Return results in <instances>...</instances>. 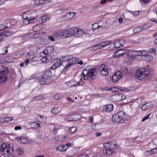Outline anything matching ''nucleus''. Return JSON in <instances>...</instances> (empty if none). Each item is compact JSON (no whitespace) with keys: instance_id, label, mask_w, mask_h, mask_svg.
<instances>
[{"instance_id":"nucleus-3","label":"nucleus","mask_w":157,"mask_h":157,"mask_svg":"<svg viewBox=\"0 0 157 157\" xmlns=\"http://www.w3.org/2000/svg\"><path fill=\"white\" fill-rule=\"evenodd\" d=\"M13 147L8 144L3 143L1 147L0 151L2 154L5 155H9L12 154L13 151Z\"/></svg>"},{"instance_id":"nucleus-13","label":"nucleus","mask_w":157,"mask_h":157,"mask_svg":"<svg viewBox=\"0 0 157 157\" xmlns=\"http://www.w3.org/2000/svg\"><path fill=\"white\" fill-rule=\"evenodd\" d=\"M96 69L94 68L92 69L89 71L88 75V78H89L92 80L96 78V76L94 74V73L96 72Z\"/></svg>"},{"instance_id":"nucleus-33","label":"nucleus","mask_w":157,"mask_h":157,"mask_svg":"<svg viewBox=\"0 0 157 157\" xmlns=\"http://www.w3.org/2000/svg\"><path fill=\"white\" fill-rule=\"evenodd\" d=\"M45 118V117H42L40 115L37 116L36 117L37 121L40 123H44L45 122V121H44Z\"/></svg>"},{"instance_id":"nucleus-25","label":"nucleus","mask_w":157,"mask_h":157,"mask_svg":"<svg viewBox=\"0 0 157 157\" xmlns=\"http://www.w3.org/2000/svg\"><path fill=\"white\" fill-rule=\"evenodd\" d=\"M78 58L77 57H73L70 59L69 62L71 65L75 64L78 62Z\"/></svg>"},{"instance_id":"nucleus-17","label":"nucleus","mask_w":157,"mask_h":157,"mask_svg":"<svg viewBox=\"0 0 157 157\" xmlns=\"http://www.w3.org/2000/svg\"><path fill=\"white\" fill-rule=\"evenodd\" d=\"M113 106L112 104H109L103 106V109L104 111L111 112L113 110Z\"/></svg>"},{"instance_id":"nucleus-52","label":"nucleus","mask_w":157,"mask_h":157,"mask_svg":"<svg viewBox=\"0 0 157 157\" xmlns=\"http://www.w3.org/2000/svg\"><path fill=\"white\" fill-rule=\"evenodd\" d=\"M99 48H101L100 45L99 44L95 45L92 48V49L94 50H97Z\"/></svg>"},{"instance_id":"nucleus-39","label":"nucleus","mask_w":157,"mask_h":157,"mask_svg":"<svg viewBox=\"0 0 157 157\" xmlns=\"http://www.w3.org/2000/svg\"><path fill=\"white\" fill-rule=\"evenodd\" d=\"M126 88L124 87H121L120 86H119L118 87H116L115 88H113L111 89V90L112 91L115 92V91H117V90H116L117 89V90H119L121 91H123L124 90H126Z\"/></svg>"},{"instance_id":"nucleus-12","label":"nucleus","mask_w":157,"mask_h":157,"mask_svg":"<svg viewBox=\"0 0 157 157\" xmlns=\"http://www.w3.org/2000/svg\"><path fill=\"white\" fill-rule=\"evenodd\" d=\"M126 51L124 49L119 50L116 52L113 55L114 58H117L119 56L126 54Z\"/></svg>"},{"instance_id":"nucleus-10","label":"nucleus","mask_w":157,"mask_h":157,"mask_svg":"<svg viewBox=\"0 0 157 157\" xmlns=\"http://www.w3.org/2000/svg\"><path fill=\"white\" fill-rule=\"evenodd\" d=\"M122 76L123 73L121 71H117L112 77V79L113 82H117L122 77Z\"/></svg>"},{"instance_id":"nucleus-61","label":"nucleus","mask_w":157,"mask_h":157,"mask_svg":"<svg viewBox=\"0 0 157 157\" xmlns=\"http://www.w3.org/2000/svg\"><path fill=\"white\" fill-rule=\"evenodd\" d=\"M121 94H117L116 95V96L117 97V98H118L119 101H121Z\"/></svg>"},{"instance_id":"nucleus-21","label":"nucleus","mask_w":157,"mask_h":157,"mask_svg":"<svg viewBox=\"0 0 157 157\" xmlns=\"http://www.w3.org/2000/svg\"><path fill=\"white\" fill-rule=\"evenodd\" d=\"M89 71L86 70L84 69L81 75L82 77V78L84 79L85 80H87L88 79V75Z\"/></svg>"},{"instance_id":"nucleus-35","label":"nucleus","mask_w":157,"mask_h":157,"mask_svg":"<svg viewBox=\"0 0 157 157\" xmlns=\"http://www.w3.org/2000/svg\"><path fill=\"white\" fill-rule=\"evenodd\" d=\"M2 35V38H5L6 37H8L11 35L12 33L10 31H8L5 32H1Z\"/></svg>"},{"instance_id":"nucleus-20","label":"nucleus","mask_w":157,"mask_h":157,"mask_svg":"<svg viewBox=\"0 0 157 157\" xmlns=\"http://www.w3.org/2000/svg\"><path fill=\"white\" fill-rule=\"evenodd\" d=\"M41 56L42 57L41 60H42L43 63H46L48 62L47 60L49 61L48 59V57L49 56V55H48L43 52L41 53Z\"/></svg>"},{"instance_id":"nucleus-37","label":"nucleus","mask_w":157,"mask_h":157,"mask_svg":"<svg viewBox=\"0 0 157 157\" xmlns=\"http://www.w3.org/2000/svg\"><path fill=\"white\" fill-rule=\"evenodd\" d=\"M60 109V107H55L52 109L51 112L54 114H57L59 112Z\"/></svg>"},{"instance_id":"nucleus-32","label":"nucleus","mask_w":157,"mask_h":157,"mask_svg":"<svg viewBox=\"0 0 157 157\" xmlns=\"http://www.w3.org/2000/svg\"><path fill=\"white\" fill-rule=\"evenodd\" d=\"M143 57L144 60L146 59L148 62L152 60L153 58L152 56L148 55H144Z\"/></svg>"},{"instance_id":"nucleus-64","label":"nucleus","mask_w":157,"mask_h":157,"mask_svg":"<svg viewBox=\"0 0 157 157\" xmlns=\"http://www.w3.org/2000/svg\"><path fill=\"white\" fill-rule=\"evenodd\" d=\"M22 129V128L21 126H17L15 127L14 129L15 130H21Z\"/></svg>"},{"instance_id":"nucleus-51","label":"nucleus","mask_w":157,"mask_h":157,"mask_svg":"<svg viewBox=\"0 0 157 157\" xmlns=\"http://www.w3.org/2000/svg\"><path fill=\"white\" fill-rule=\"evenodd\" d=\"M4 22H6L5 27H6V28L10 27L12 25V24L10 22V21L9 20H6Z\"/></svg>"},{"instance_id":"nucleus-60","label":"nucleus","mask_w":157,"mask_h":157,"mask_svg":"<svg viewBox=\"0 0 157 157\" xmlns=\"http://www.w3.org/2000/svg\"><path fill=\"white\" fill-rule=\"evenodd\" d=\"M88 155L85 153H83L82 154L79 155L78 157H88Z\"/></svg>"},{"instance_id":"nucleus-36","label":"nucleus","mask_w":157,"mask_h":157,"mask_svg":"<svg viewBox=\"0 0 157 157\" xmlns=\"http://www.w3.org/2000/svg\"><path fill=\"white\" fill-rule=\"evenodd\" d=\"M54 36L56 38L63 37L62 34L61 30H59L55 32L54 33Z\"/></svg>"},{"instance_id":"nucleus-5","label":"nucleus","mask_w":157,"mask_h":157,"mask_svg":"<svg viewBox=\"0 0 157 157\" xmlns=\"http://www.w3.org/2000/svg\"><path fill=\"white\" fill-rule=\"evenodd\" d=\"M9 72L8 68L2 66H0V83L5 82L7 79L6 76Z\"/></svg>"},{"instance_id":"nucleus-42","label":"nucleus","mask_w":157,"mask_h":157,"mask_svg":"<svg viewBox=\"0 0 157 157\" xmlns=\"http://www.w3.org/2000/svg\"><path fill=\"white\" fill-rule=\"evenodd\" d=\"M29 62V59H27L25 60V62L21 63H20V66L22 67H25L28 64V62Z\"/></svg>"},{"instance_id":"nucleus-2","label":"nucleus","mask_w":157,"mask_h":157,"mask_svg":"<svg viewBox=\"0 0 157 157\" xmlns=\"http://www.w3.org/2000/svg\"><path fill=\"white\" fill-rule=\"evenodd\" d=\"M52 75L51 71H45L43 74L42 77L40 79L39 83L41 85H47L50 83L52 82Z\"/></svg>"},{"instance_id":"nucleus-27","label":"nucleus","mask_w":157,"mask_h":157,"mask_svg":"<svg viewBox=\"0 0 157 157\" xmlns=\"http://www.w3.org/2000/svg\"><path fill=\"white\" fill-rule=\"evenodd\" d=\"M26 57L29 59H33L35 57V53L32 51L29 52Z\"/></svg>"},{"instance_id":"nucleus-16","label":"nucleus","mask_w":157,"mask_h":157,"mask_svg":"<svg viewBox=\"0 0 157 157\" xmlns=\"http://www.w3.org/2000/svg\"><path fill=\"white\" fill-rule=\"evenodd\" d=\"M134 56L133 55H129L128 54H127L125 58L124 61L125 62L130 64L133 61V60L134 59Z\"/></svg>"},{"instance_id":"nucleus-44","label":"nucleus","mask_w":157,"mask_h":157,"mask_svg":"<svg viewBox=\"0 0 157 157\" xmlns=\"http://www.w3.org/2000/svg\"><path fill=\"white\" fill-rule=\"evenodd\" d=\"M61 32L62 34V36L65 37L66 36L67 37H68L67 36L68 35V31L66 30H61Z\"/></svg>"},{"instance_id":"nucleus-11","label":"nucleus","mask_w":157,"mask_h":157,"mask_svg":"<svg viewBox=\"0 0 157 157\" xmlns=\"http://www.w3.org/2000/svg\"><path fill=\"white\" fill-rule=\"evenodd\" d=\"M135 76L137 79L140 80H142L144 79V76L143 73V70H141V68L139 70H137L136 72Z\"/></svg>"},{"instance_id":"nucleus-58","label":"nucleus","mask_w":157,"mask_h":157,"mask_svg":"<svg viewBox=\"0 0 157 157\" xmlns=\"http://www.w3.org/2000/svg\"><path fill=\"white\" fill-rule=\"evenodd\" d=\"M151 114V113L147 115L146 116L144 117L142 120V121H144L148 119L149 118V116Z\"/></svg>"},{"instance_id":"nucleus-28","label":"nucleus","mask_w":157,"mask_h":157,"mask_svg":"<svg viewBox=\"0 0 157 157\" xmlns=\"http://www.w3.org/2000/svg\"><path fill=\"white\" fill-rule=\"evenodd\" d=\"M71 117L73 118L74 121H77L81 118V116L78 114H75L72 115Z\"/></svg>"},{"instance_id":"nucleus-34","label":"nucleus","mask_w":157,"mask_h":157,"mask_svg":"<svg viewBox=\"0 0 157 157\" xmlns=\"http://www.w3.org/2000/svg\"><path fill=\"white\" fill-rule=\"evenodd\" d=\"M31 127L32 128H37L40 127V124L36 122H33L31 123Z\"/></svg>"},{"instance_id":"nucleus-7","label":"nucleus","mask_w":157,"mask_h":157,"mask_svg":"<svg viewBox=\"0 0 157 157\" xmlns=\"http://www.w3.org/2000/svg\"><path fill=\"white\" fill-rule=\"evenodd\" d=\"M126 41L125 40L123 39H118L116 40L114 42V45L115 48H119L124 46L125 44Z\"/></svg>"},{"instance_id":"nucleus-14","label":"nucleus","mask_w":157,"mask_h":157,"mask_svg":"<svg viewBox=\"0 0 157 157\" xmlns=\"http://www.w3.org/2000/svg\"><path fill=\"white\" fill-rule=\"evenodd\" d=\"M55 52V50L52 46H49L47 47L43 52L44 53L49 55L50 53H53Z\"/></svg>"},{"instance_id":"nucleus-9","label":"nucleus","mask_w":157,"mask_h":157,"mask_svg":"<svg viewBox=\"0 0 157 157\" xmlns=\"http://www.w3.org/2000/svg\"><path fill=\"white\" fill-rule=\"evenodd\" d=\"M53 65L51 67V68L54 69L59 66L63 65L62 62L60 61L59 59H54L52 62Z\"/></svg>"},{"instance_id":"nucleus-56","label":"nucleus","mask_w":157,"mask_h":157,"mask_svg":"<svg viewBox=\"0 0 157 157\" xmlns=\"http://www.w3.org/2000/svg\"><path fill=\"white\" fill-rule=\"evenodd\" d=\"M6 22H4L2 25H0V30H2L3 29L6 28Z\"/></svg>"},{"instance_id":"nucleus-30","label":"nucleus","mask_w":157,"mask_h":157,"mask_svg":"<svg viewBox=\"0 0 157 157\" xmlns=\"http://www.w3.org/2000/svg\"><path fill=\"white\" fill-rule=\"evenodd\" d=\"M65 65V66L63 70V72H65L68 71L71 65L70 63L68 61L66 62V63Z\"/></svg>"},{"instance_id":"nucleus-53","label":"nucleus","mask_w":157,"mask_h":157,"mask_svg":"<svg viewBox=\"0 0 157 157\" xmlns=\"http://www.w3.org/2000/svg\"><path fill=\"white\" fill-rule=\"evenodd\" d=\"M56 150L57 151H60L61 152H64L62 146H59L56 148Z\"/></svg>"},{"instance_id":"nucleus-50","label":"nucleus","mask_w":157,"mask_h":157,"mask_svg":"<svg viewBox=\"0 0 157 157\" xmlns=\"http://www.w3.org/2000/svg\"><path fill=\"white\" fill-rule=\"evenodd\" d=\"M58 127L57 126L55 125L54 126V128L52 130V132H53V134L54 135H56L58 130Z\"/></svg>"},{"instance_id":"nucleus-41","label":"nucleus","mask_w":157,"mask_h":157,"mask_svg":"<svg viewBox=\"0 0 157 157\" xmlns=\"http://www.w3.org/2000/svg\"><path fill=\"white\" fill-rule=\"evenodd\" d=\"M16 151L17 155L21 156L23 152V150L21 148H17Z\"/></svg>"},{"instance_id":"nucleus-40","label":"nucleus","mask_w":157,"mask_h":157,"mask_svg":"<svg viewBox=\"0 0 157 157\" xmlns=\"http://www.w3.org/2000/svg\"><path fill=\"white\" fill-rule=\"evenodd\" d=\"M49 17H48V15L47 14L41 17H40V20L42 21V22H46L47 20L48 19Z\"/></svg>"},{"instance_id":"nucleus-45","label":"nucleus","mask_w":157,"mask_h":157,"mask_svg":"<svg viewBox=\"0 0 157 157\" xmlns=\"http://www.w3.org/2000/svg\"><path fill=\"white\" fill-rule=\"evenodd\" d=\"M103 28L101 26H99L97 24H94L92 25V28L93 30H95L98 28Z\"/></svg>"},{"instance_id":"nucleus-15","label":"nucleus","mask_w":157,"mask_h":157,"mask_svg":"<svg viewBox=\"0 0 157 157\" xmlns=\"http://www.w3.org/2000/svg\"><path fill=\"white\" fill-rule=\"evenodd\" d=\"M77 30V28L75 27L69 29L68 31V35L67 36H71L76 35V33Z\"/></svg>"},{"instance_id":"nucleus-49","label":"nucleus","mask_w":157,"mask_h":157,"mask_svg":"<svg viewBox=\"0 0 157 157\" xmlns=\"http://www.w3.org/2000/svg\"><path fill=\"white\" fill-rule=\"evenodd\" d=\"M65 138L66 137L65 136L61 135L58 136L57 139L58 141L62 142L64 141Z\"/></svg>"},{"instance_id":"nucleus-8","label":"nucleus","mask_w":157,"mask_h":157,"mask_svg":"<svg viewBox=\"0 0 157 157\" xmlns=\"http://www.w3.org/2000/svg\"><path fill=\"white\" fill-rule=\"evenodd\" d=\"M99 70L102 75L104 76L107 75L108 71L107 66L105 64H102L99 68Z\"/></svg>"},{"instance_id":"nucleus-62","label":"nucleus","mask_w":157,"mask_h":157,"mask_svg":"<svg viewBox=\"0 0 157 157\" xmlns=\"http://www.w3.org/2000/svg\"><path fill=\"white\" fill-rule=\"evenodd\" d=\"M146 107H147L148 109L151 107V105L149 103H145Z\"/></svg>"},{"instance_id":"nucleus-47","label":"nucleus","mask_w":157,"mask_h":157,"mask_svg":"<svg viewBox=\"0 0 157 157\" xmlns=\"http://www.w3.org/2000/svg\"><path fill=\"white\" fill-rule=\"evenodd\" d=\"M45 3V1L43 0H35V3L36 5L42 4Z\"/></svg>"},{"instance_id":"nucleus-55","label":"nucleus","mask_w":157,"mask_h":157,"mask_svg":"<svg viewBox=\"0 0 157 157\" xmlns=\"http://www.w3.org/2000/svg\"><path fill=\"white\" fill-rule=\"evenodd\" d=\"M54 98L55 100H59L62 98V97L60 96V94H56L55 95Z\"/></svg>"},{"instance_id":"nucleus-4","label":"nucleus","mask_w":157,"mask_h":157,"mask_svg":"<svg viewBox=\"0 0 157 157\" xmlns=\"http://www.w3.org/2000/svg\"><path fill=\"white\" fill-rule=\"evenodd\" d=\"M125 113L122 111H120L112 116V120L114 123H123L124 121L123 117Z\"/></svg>"},{"instance_id":"nucleus-59","label":"nucleus","mask_w":157,"mask_h":157,"mask_svg":"<svg viewBox=\"0 0 157 157\" xmlns=\"http://www.w3.org/2000/svg\"><path fill=\"white\" fill-rule=\"evenodd\" d=\"M152 154H155L157 153V148L151 149Z\"/></svg>"},{"instance_id":"nucleus-23","label":"nucleus","mask_w":157,"mask_h":157,"mask_svg":"<svg viewBox=\"0 0 157 157\" xmlns=\"http://www.w3.org/2000/svg\"><path fill=\"white\" fill-rule=\"evenodd\" d=\"M141 70H143V73L144 76V78L148 77L149 74L150 73V71L148 68H141Z\"/></svg>"},{"instance_id":"nucleus-24","label":"nucleus","mask_w":157,"mask_h":157,"mask_svg":"<svg viewBox=\"0 0 157 157\" xmlns=\"http://www.w3.org/2000/svg\"><path fill=\"white\" fill-rule=\"evenodd\" d=\"M103 153L106 155H110L112 154L114 152L113 150L109 149H103Z\"/></svg>"},{"instance_id":"nucleus-57","label":"nucleus","mask_w":157,"mask_h":157,"mask_svg":"<svg viewBox=\"0 0 157 157\" xmlns=\"http://www.w3.org/2000/svg\"><path fill=\"white\" fill-rule=\"evenodd\" d=\"M99 44H100V47L101 48H102L103 47L106 45V42L105 41L101 42V43H99Z\"/></svg>"},{"instance_id":"nucleus-38","label":"nucleus","mask_w":157,"mask_h":157,"mask_svg":"<svg viewBox=\"0 0 157 157\" xmlns=\"http://www.w3.org/2000/svg\"><path fill=\"white\" fill-rule=\"evenodd\" d=\"M144 52V50L135 51V55H133V56H142L143 57L144 55V54H143Z\"/></svg>"},{"instance_id":"nucleus-63","label":"nucleus","mask_w":157,"mask_h":157,"mask_svg":"<svg viewBox=\"0 0 157 157\" xmlns=\"http://www.w3.org/2000/svg\"><path fill=\"white\" fill-rule=\"evenodd\" d=\"M141 109L143 110H145L148 109L147 107H146L145 104L142 105L141 106Z\"/></svg>"},{"instance_id":"nucleus-1","label":"nucleus","mask_w":157,"mask_h":157,"mask_svg":"<svg viewBox=\"0 0 157 157\" xmlns=\"http://www.w3.org/2000/svg\"><path fill=\"white\" fill-rule=\"evenodd\" d=\"M22 17L24 21L23 24H28L29 23H36L38 21V15L36 12L32 10H28L24 12Z\"/></svg>"},{"instance_id":"nucleus-29","label":"nucleus","mask_w":157,"mask_h":157,"mask_svg":"<svg viewBox=\"0 0 157 157\" xmlns=\"http://www.w3.org/2000/svg\"><path fill=\"white\" fill-rule=\"evenodd\" d=\"M76 82L74 80H71L65 83V85L69 87L76 86Z\"/></svg>"},{"instance_id":"nucleus-31","label":"nucleus","mask_w":157,"mask_h":157,"mask_svg":"<svg viewBox=\"0 0 157 157\" xmlns=\"http://www.w3.org/2000/svg\"><path fill=\"white\" fill-rule=\"evenodd\" d=\"M13 117H5L1 119L0 121L1 123H4L5 122H8L13 120Z\"/></svg>"},{"instance_id":"nucleus-19","label":"nucleus","mask_w":157,"mask_h":157,"mask_svg":"<svg viewBox=\"0 0 157 157\" xmlns=\"http://www.w3.org/2000/svg\"><path fill=\"white\" fill-rule=\"evenodd\" d=\"M75 13L74 12H70L67 13L63 17L66 20H69L73 18L75 16Z\"/></svg>"},{"instance_id":"nucleus-18","label":"nucleus","mask_w":157,"mask_h":157,"mask_svg":"<svg viewBox=\"0 0 157 157\" xmlns=\"http://www.w3.org/2000/svg\"><path fill=\"white\" fill-rule=\"evenodd\" d=\"M70 57V56H65L59 58L60 60L62 62L63 66H64L67 61L69 62Z\"/></svg>"},{"instance_id":"nucleus-6","label":"nucleus","mask_w":157,"mask_h":157,"mask_svg":"<svg viewBox=\"0 0 157 157\" xmlns=\"http://www.w3.org/2000/svg\"><path fill=\"white\" fill-rule=\"evenodd\" d=\"M117 144L115 141H110L103 144L105 147L112 149H116L117 147Z\"/></svg>"},{"instance_id":"nucleus-26","label":"nucleus","mask_w":157,"mask_h":157,"mask_svg":"<svg viewBox=\"0 0 157 157\" xmlns=\"http://www.w3.org/2000/svg\"><path fill=\"white\" fill-rule=\"evenodd\" d=\"M17 141L23 144H25L27 143V140L26 138L24 136L19 137L16 138Z\"/></svg>"},{"instance_id":"nucleus-46","label":"nucleus","mask_w":157,"mask_h":157,"mask_svg":"<svg viewBox=\"0 0 157 157\" xmlns=\"http://www.w3.org/2000/svg\"><path fill=\"white\" fill-rule=\"evenodd\" d=\"M77 129V128L75 126H73L70 128L69 132L70 133H73L75 132Z\"/></svg>"},{"instance_id":"nucleus-54","label":"nucleus","mask_w":157,"mask_h":157,"mask_svg":"<svg viewBox=\"0 0 157 157\" xmlns=\"http://www.w3.org/2000/svg\"><path fill=\"white\" fill-rule=\"evenodd\" d=\"M134 59H137L139 61H141L144 59V57L142 56H134Z\"/></svg>"},{"instance_id":"nucleus-48","label":"nucleus","mask_w":157,"mask_h":157,"mask_svg":"<svg viewBox=\"0 0 157 157\" xmlns=\"http://www.w3.org/2000/svg\"><path fill=\"white\" fill-rule=\"evenodd\" d=\"M83 31L82 29H77V30L76 31V35L75 36H77L78 35H81L83 34Z\"/></svg>"},{"instance_id":"nucleus-22","label":"nucleus","mask_w":157,"mask_h":157,"mask_svg":"<svg viewBox=\"0 0 157 157\" xmlns=\"http://www.w3.org/2000/svg\"><path fill=\"white\" fill-rule=\"evenodd\" d=\"M146 29V28H144V27H141L140 26H137L133 29V33L134 34H138L142 30Z\"/></svg>"},{"instance_id":"nucleus-43","label":"nucleus","mask_w":157,"mask_h":157,"mask_svg":"<svg viewBox=\"0 0 157 157\" xmlns=\"http://www.w3.org/2000/svg\"><path fill=\"white\" fill-rule=\"evenodd\" d=\"M44 98L43 96L38 95L37 96L33 98V101H38V100H41Z\"/></svg>"}]
</instances>
